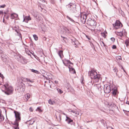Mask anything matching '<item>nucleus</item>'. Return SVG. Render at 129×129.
<instances>
[{
    "mask_svg": "<svg viewBox=\"0 0 129 129\" xmlns=\"http://www.w3.org/2000/svg\"><path fill=\"white\" fill-rule=\"evenodd\" d=\"M1 87L2 91L7 95H10L13 93L14 89L12 86L9 84V82H5Z\"/></svg>",
    "mask_w": 129,
    "mask_h": 129,
    "instance_id": "nucleus-1",
    "label": "nucleus"
},
{
    "mask_svg": "<svg viewBox=\"0 0 129 129\" xmlns=\"http://www.w3.org/2000/svg\"><path fill=\"white\" fill-rule=\"evenodd\" d=\"M88 74L91 79H93L94 82H96L99 81L100 78V75L98 74L95 71L91 70L88 72Z\"/></svg>",
    "mask_w": 129,
    "mask_h": 129,
    "instance_id": "nucleus-2",
    "label": "nucleus"
},
{
    "mask_svg": "<svg viewBox=\"0 0 129 129\" xmlns=\"http://www.w3.org/2000/svg\"><path fill=\"white\" fill-rule=\"evenodd\" d=\"M14 113L15 114L16 119L13 124L15 126L13 127L14 128V129H19V127H18V123L21 121L20 114L19 112L15 111H14Z\"/></svg>",
    "mask_w": 129,
    "mask_h": 129,
    "instance_id": "nucleus-3",
    "label": "nucleus"
},
{
    "mask_svg": "<svg viewBox=\"0 0 129 129\" xmlns=\"http://www.w3.org/2000/svg\"><path fill=\"white\" fill-rule=\"evenodd\" d=\"M87 24L92 27L93 28H95L96 25V22L94 19H89L87 21Z\"/></svg>",
    "mask_w": 129,
    "mask_h": 129,
    "instance_id": "nucleus-4",
    "label": "nucleus"
},
{
    "mask_svg": "<svg viewBox=\"0 0 129 129\" xmlns=\"http://www.w3.org/2000/svg\"><path fill=\"white\" fill-rule=\"evenodd\" d=\"M67 63L69 64V66L68 68L69 69V70L70 73L72 74L75 73L76 71L73 68H72L71 66L69 65L70 64H73V63L69 60H67L66 59H65V66H67L66 64Z\"/></svg>",
    "mask_w": 129,
    "mask_h": 129,
    "instance_id": "nucleus-5",
    "label": "nucleus"
},
{
    "mask_svg": "<svg viewBox=\"0 0 129 129\" xmlns=\"http://www.w3.org/2000/svg\"><path fill=\"white\" fill-rule=\"evenodd\" d=\"M113 25L115 29H116L120 28L122 26V25L121 22L119 20H116L114 24Z\"/></svg>",
    "mask_w": 129,
    "mask_h": 129,
    "instance_id": "nucleus-6",
    "label": "nucleus"
},
{
    "mask_svg": "<svg viewBox=\"0 0 129 129\" xmlns=\"http://www.w3.org/2000/svg\"><path fill=\"white\" fill-rule=\"evenodd\" d=\"M66 115V118L65 121L67 122L68 124H70L71 125L75 126V123L73 122V120L71 119L69 117H68L67 115L65 114Z\"/></svg>",
    "mask_w": 129,
    "mask_h": 129,
    "instance_id": "nucleus-7",
    "label": "nucleus"
},
{
    "mask_svg": "<svg viewBox=\"0 0 129 129\" xmlns=\"http://www.w3.org/2000/svg\"><path fill=\"white\" fill-rule=\"evenodd\" d=\"M104 90L105 93H108L110 92L111 90V88L109 85L106 84L104 86Z\"/></svg>",
    "mask_w": 129,
    "mask_h": 129,
    "instance_id": "nucleus-8",
    "label": "nucleus"
},
{
    "mask_svg": "<svg viewBox=\"0 0 129 129\" xmlns=\"http://www.w3.org/2000/svg\"><path fill=\"white\" fill-rule=\"evenodd\" d=\"M72 0H65V1H66V2H68L69 3L68 5H66V8L68 10H72V7L74 4L71 3Z\"/></svg>",
    "mask_w": 129,
    "mask_h": 129,
    "instance_id": "nucleus-9",
    "label": "nucleus"
},
{
    "mask_svg": "<svg viewBox=\"0 0 129 129\" xmlns=\"http://www.w3.org/2000/svg\"><path fill=\"white\" fill-rule=\"evenodd\" d=\"M87 16L86 14H82L81 15L80 20L81 22L83 24L85 23Z\"/></svg>",
    "mask_w": 129,
    "mask_h": 129,
    "instance_id": "nucleus-10",
    "label": "nucleus"
},
{
    "mask_svg": "<svg viewBox=\"0 0 129 129\" xmlns=\"http://www.w3.org/2000/svg\"><path fill=\"white\" fill-rule=\"evenodd\" d=\"M21 84L20 86L17 87V89L18 91L19 92H23L24 91V86H23L22 84L23 85L24 84H23L21 82Z\"/></svg>",
    "mask_w": 129,
    "mask_h": 129,
    "instance_id": "nucleus-11",
    "label": "nucleus"
},
{
    "mask_svg": "<svg viewBox=\"0 0 129 129\" xmlns=\"http://www.w3.org/2000/svg\"><path fill=\"white\" fill-rule=\"evenodd\" d=\"M111 90L112 91V94L114 96H115L118 93L117 91V89L116 87H112Z\"/></svg>",
    "mask_w": 129,
    "mask_h": 129,
    "instance_id": "nucleus-12",
    "label": "nucleus"
},
{
    "mask_svg": "<svg viewBox=\"0 0 129 129\" xmlns=\"http://www.w3.org/2000/svg\"><path fill=\"white\" fill-rule=\"evenodd\" d=\"M31 19V18L29 15L26 16L24 17L23 21L27 23Z\"/></svg>",
    "mask_w": 129,
    "mask_h": 129,
    "instance_id": "nucleus-13",
    "label": "nucleus"
},
{
    "mask_svg": "<svg viewBox=\"0 0 129 129\" xmlns=\"http://www.w3.org/2000/svg\"><path fill=\"white\" fill-rule=\"evenodd\" d=\"M5 15L4 16V17L7 19H8L9 18L10 16V14L9 13V10L8 9H7V11L4 12Z\"/></svg>",
    "mask_w": 129,
    "mask_h": 129,
    "instance_id": "nucleus-14",
    "label": "nucleus"
},
{
    "mask_svg": "<svg viewBox=\"0 0 129 129\" xmlns=\"http://www.w3.org/2000/svg\"><path fill=\"white\" fill-rule=\"evenodd\" d=\"M18 16V15L15 13L11 14L10 17L11 18L13 19L17 18Z\"/></svg>",
    "mask_w": 129,
    "mask_h": 129,
    "instance_id": "nucleus-15",
    "label": "nucleus"
},
{
    "mask_svg": "<svg viewBox=\"0 0 129 129\" xmlns=\"http://www.w3.org/2000/svg\"><path fill=\"white\" fill-rule=\"evenodd\" d=\"M21 60H20V62L23 64L26 63L27 62V60L23 57H21Z\"/></svg>",
    "mask_w": 129,
    "mask_h": 129,
    "instance_id": "nucleus-16",
    "label": "nucleus"
},
{
    "mask_svg": "<svg viewBox=\"0 0 129 129\" xmlns=\"http://www.w3.org/2000/svg\"><path fill=\"white\" fill-rule=\"evenodd\" d=\"M31 14L35 17H36L37 19V17H38V13L36 11H33L31 12Z\"/></svg>",
    "mask_w": 129,
    "mask_h": 129,
    "instance_id": "nucleus-17",
    "label": "nucleus"
},
{
    "mask_svg": "<svg viewBox=\"0 0 129 129\" xmlns=\"http://www.w3.org/2000/svg\"><path fill=\"white\" fill-rule=\"evenodd\" d=\"M115 33L118 36H119L121 37H122L123 35V33L121 31L119 32L117 31L115 32Z\"/></svg>",
    "mask_w": 129,
    "mask_h": 129,
    "instance_id": "nucleus-18",
    "label": "nucleus"
},
{
    "mask_svg": "<svg viewBox=\"0 0 129 129\" xmlns=\"http://www.w3.org/2000/svg\"><path fill=\"white\" fill-rule=\"evenodd\" d=\"M76 5L75 4H74L72 8V10H70L73 12H75L76 11Z\"/></svg>",
    "mask_w": 129,
    "mask_h": 129,
    "instance_id": "nucleus-19",
    "label": "nucleus"
},
{
    "mask_svg": "<svg viewBox=\"0 0 129 129\" xmlns=\"http://www.w3.org/2000/svg\"><path fill=\"white\" fill-rule=\"evenodd\" d=\"M35 120L33 119H31L29 121H27V123L29 124V125H32L35 122Z\"/></svg>",
    "mask_w": 129,
    "mask_h": 129,
    "instance_id": "nucleus-20",
    "label": "nucleus"
},
{
    "mask_svg": "<svg viewBox=\"0 0 129 129\" xmlns=\"http://www.w3.org/2000/svg\"><path fill=\"white\" fill-rule=\"evenodd\" d=\"M71 30L69 28L65 27V33L68 34L71 33Z\"/></svg>",
    "mask_w": 129,
    "mask_h": 129,
    "instance_id": "nucleus-21",
    "label": "nucleus"
},
{
    "mask_svg": "<svg viewBox=\"0 0 129 129\" xmlns=\"http://www.w3.org/2000/svg\"><path fill=\"white\" fill-rule=\"evenodd\" d=\"M22 80L24 81L29 82L31 83L34 82V81L32 80H30L29 79L27 78H23Z\"/></svg>",
    "mask_w": 129,
    "mask_h": 129,
    "instance_id": "nucleus-22",
    "label": "nucleus"
},
{
    "mask_svg": "<svg viewBox=\"0 0 129 129\" xmlns=\"http://www.w3.org/2000/svg\"><path fill=\"white\" fill-rule=\"evenodd\" d=\"M1 111L0 109V122L3 121L4 119V117L1 114Z\"/></svg>",
    "mask_w": 129,
    "mask_h": 129,
    "instance_id": "nucleus-23",
    "label": "nucleus"
},
{
    "mask_svg": "<svg viewBox=\"0 0 129 129\" xmlns=\"http://www.w3.org/2000/svg\"><path fill=\"white\" fill-rule=\"evenodd\" d=\"M62 52V51L61 50H60L59 51L58 53V54L61 59H62L63 57V54Z\"/></svg>",
    "mask_w": 129,
    "mask_h": 129,
    "instance_id": "nucleus-24",
    "label": "nucleus"
},
{
    "mask_svg": "<svg viewBox=\"0 0 129 129\" xmlns=\"http://www.w3.org/2000/svg\"><path fill=\"white\" fill-rule=\"evenodd\" d=\"M17 34V35L19 36L20 37V38L21 39H22V37L21 34L20 32V31L18 30L16 32Z\"/></svg>",
    "mask_w": 129,
    "mask_h": 129,
    "instance_id": "nucleus-25",
    "label": "nucleus"
},
{
    "mask_svg": "<svg viewBox=\"0 0 129 129\" xmlns=\"http://www.w3.org/2000/svg\"><path fill=\"white\" fill-rule=\"evenodd\" d=\"M97 88L99 90L101 91V89H102L103 87L101 86L100 84H98L97 85Z\"/></svg>",
    "mask_w": 129,
    "mask_h": 129,
    "instance_id": "nucleus-26",
    "label": "nucleus"
},
{
    "mask_svg": "<svg viewBox=\"0 0 129 129\" xmlns=\"http://www.w3.org/2000/svg\"><path fill=\"white\" fill-rule=\"evenodd\" d=\"M66 17L67 19H69L70 21H71L72 22H73V23L75 22L74 21V20L72 18H71L70 17L68 16V15Z\"/></svg>",
    "mask_w": 129,
    "mask_h": 129,
    "instance_id": "nucleus-27",
    "label": "nucleus"
},
{
    "mask_svg": "<svg viewBox=\"0 0 129 129\" xmlns=\"http://www.w3.org/2000/svg\"><path fill=\"white\" fill-rule=\"evenodd\" d=\"M30 95L29 93H27L25 95V97L27 100L30 98Z\"/></svg>",
    "mask_w": 129,
    "mask_h": 129,
    "instance_id": "nucleus-28",
    "label": "nucleus"
},
{
    "mask_svg": "<svg viewBox=\"0 0 129 129\" xmlns=\"http://www.w3.org/2000/svg\"><path fill=\"white\" fill-rule=\"evenodd\" d=\"M48 103L50 104L51 105H54L55 103L54 101H52L51 99L49 100Z\"/></svg>",
    "mask_w": 129,
    "mask_h": 129,
    "instance_id": "nucleus-29",
    "label": "nucleus"
},
{
    "mask_svg": "<svg viewBox=\"0 0 129 129\" xmlns=\"http://www.w3.org/2000/svg\"><path fill=\"white\" fill-rule=\"evenodd\" d=\"M30 70L32 72L36 74H38L39 73V72L37 70H35L34 69H31Z\"/></svg>",
    "mask_w": 129,
    "mask_h": 129,
    "instance_id": "nucleus-30",
    "label": "nucleus"
},
{
    "mask_svg": "<svg viewBox=\"0 0 129 129\" xmlns=\"http://www.w3.org/2000/svg\"><path fill=\"white\" fill-rule=\"evenodd\" d=\"M113 70L114 72L115 73L116 75L117 76V72H118V70L117 68L116 67H114Z\"/></svg>",
    "mask_w": 129,
    "mask_h": 129,
    "instance_id": "nucleus-31",
    "label": "nucleus"
},
{
    "mask_svg": "<svg viewBox=\"0 0 129 129\" xmlns=\"http://www.w3.org/2000/svg\"><path fill=\"white\" fill-rule=\"evenodd\" d=\"M125 43L126 45V46L127 47L128 45V44L129 43V40H126L125 41Z\"/></svg>",
    "mask_w": 129,
    "mask_h": 129,
    "instance_id": "nucleus-32",
    "label": "nucleus"
},
{
    "mask_svg": "<svg viewBox=\"0 0 129 129\" xmlns=\"http://www.w3.org/2000/svg\"><path fill=\"white\" fill-rule=\"evenodd\" d=\"M69 111L70 112L71 111V112H72V113H73L74 114V115H75V116H76V115L77 114V115H78L79 114H77V112L73 110H70V111Z\"/></svg>",
    "mask_w": 129,
    "mask_h": 129,
    "instance_id": "nucleus-33",
    "label": "nucleus"
},
{
    "mask_svg": "<svg viewBox=\"0 0 129 129\" xmlns=\"http://www.w3.org/2000/svg\"><path fill=\"white\" fill-rule=\"evenodd\" d=\"M23 57L21 55H19L17 56V59L18 60V61L20 62V60H21V57Z\"/></svg>",
    "mask_w": 129,
    "mask_h": 129,
    "instance_id": "nucleus-34",
    "label": "nucleus"
},
{
    "mask_svg": "<svg viewBox=\"0 0 129 129\" xmlns=\"http://www.w3.org/2000/svg\"><path fill=\"white\" fill-rule=\"evenodd\" d=\"M67 87H66V89H67V91H69L68 89H69V88L70 87V85L68 82H67Z\"/></svg>",
    "mask_w": 129,
    "mask_h": 129,
    "instance_id": "nucleus-35",
    "label": "nucleus"
},
{
    "mask_svg": "<svg viewBox=\"0 0 129 129\" xmlns=\"http://www.w3.org/2000/svg\"><path fill=\"white\" fill-rule=\"evenodd\" d=\"M119 11L120 13L122 16L123 14H124V12L120 8V9L119 10Z\"/></svg>",
    "mask_w": 129,
    "mask_h": 129,
    "instance_id": "nucleus-36",
    "label": "nucleus"
},
{
    "mask_svg": "<svg viewBox=\"0 0 129 129\" xmlns=\"http://www.w3.org/2000/svg\"><path fill=\"white\" fill-rule=\"evenodd\" d=\"M33 36L35 40L37 41L38 40V37L36 35H33Z\"/></svg>",
    "mask_w": 129,
    "mask_h": 129,
    "instance_id": "nucleus-37",
    "label": "nucleus"
},
{
    "mask_svg": "<svg viewBox=\"0 0 129 129\" xmlns=\"http://www.w3.org/2000/svg\"><path fill=\"white\" fill-rule=\"evenodd\" d=\"M57 90L58 91V92L59 93H61L63 92L60 89H59L58 88H57Z\"/></svg>",
    "mask_w": 129,
    "mask_h": 129,
    "instance_id": "nucleus-38",
    "label": "nucleus"
},
{
    "mask_svg": "<svg viewBox=\"0 0 129 129\" xmlns=\"http://www.w3.org/2000/svg\"><path fill=\"white\" fill-rule=\"evenodd\" d=\"M100 44L102 46V45H103V46H106V45H105V44H104V42L101 41H100Z\"/></svg>",
    "mask_w": 129,
    "mask_h": 129,
    "instance_id": "nucleus-39",
    "label": "nucleus"
},
{
    "mask_svg": "<svg viewBox=\"0 0 129 129\" xmlns=\"http://www.w3.org/2000/svg\"><path fill=\"white\" fill-rule=\"evenodd\" d=\"M12 29L13 30H15V31L16 32L18 30L17 29V28L16 26L12 27Z\"/></svg>",
    "mask_w": 129,
    "mask_h": 129,
    "instance_id": "nucleus-40",
    "label": "nucleus"
},
{
    "mask_svg": "<svg viewBox=\"0 0 129 129\" xmlns=\"http://www.w3.org/2000/svg\"><path fill=\"white\" fill-rule=\"evenodd\" d=\"M36 111H38L39 112H40L42 111L41 110L40 108L39 107H38L37 108V109L36 110Z\"/></svg>",
    "mask_w": 129,
    "mask_h": 129,
    "instance_id": "nucleus-41",
    "label": "nucleus"
},
{
    "mask_svg": "<svg viewBox=\"0 0 129 129\" xmlns=\"http://www.w3.org/2000/svg\"><path fill=\"white\" fill-rule=\"evenodd\" d=\"M1 56L2 58H4V57H5V58H6L7 57L6 55H5L4 54H2L1 55Z\"/></svg>",
    "mask_w": 129,
    "mask_h": 129,
    "instance_id": "nucleus-42",
    "label": "nucleus"
},
{
    "mask_svg": "<svg viewBox=\"0 0 129 129\" xmlns=\"http://www.w3.org/2000/svg\"><path fill=\"white\" fill-rule=\"evenodd\" d=\"M0 77L2 78V80H3L4 78V77L3 75L1 73H0Z\"/></svg>",
    "mask_w": 129,
    "mask_h": 129,
    "instance_id": "nucleus-43",
    "label": "nucleus"
},
{
    "mask_svg": "<svg viewBox=\"0 0 129 129\" xmlns=\"http://www.w3.org/2000/svg\"><path fill=\"white\" fill-rule=\"evenodd\" d=\"M111 40L113 42L115 41V38L113 37H112L111 38Z\"/></svg>",
    "mask_w": 129,
    "mask_h": 129,
    "instance_id": "nucleus-44",
    "label": "nucleus"
},
{
    "mask_svg": "<svg viewBox=\"0 0 129 129\" xmlns=\"http://www.w3.org/2000/svg\"><path fill=\"white\" fill-rule=\"evenodd\" d=\"M3 12L2 10H0V16H3Z\"/></svg>",
    "mask_w": 129,
    "mask_h": 129,
    "instance_id": "nucleus-45",
    "label": "nucleus"
},
{
    "mask_svg": "<svg viewBox=\"0 0 129 129\" xmlns=\"http://www.w3.org/2000/svg\"><path fill=\"white\" fill-rule=\"evenodd\" d=\"M116 59H121L122 58L120 56H117V57H116Z\"/></svg>",
    "mask_w": 129,
    "mask_h": 129,
    "instance_id": "nucleus-46",
    "label": "nucleus"
},
{
    "mask_svg": "<svg viewBox=\"0 0 129 129\" xmlns=\"http://www.w3.org/2000/svg\"><path fill=\"white\" fill-rule=\"evenodd\" d=\"M6 5L5 4H4V5H1L0 6V8H4L5 7H6Z\"/></svg>",
    "mask_w": 129,
    "mask_h": 129,
    "instance_id": "nucleus-47",
    "label": "nucleus"
},
{
    "mask_svg": "<svg viewBox=\"0 0 129 129\" xmlns=\"http://www.w3.org/2000/svg\"><path fill=\"white\" fill-rule=\"evenodd\" d=\"M116 48V46L115 45H113L112 47V48L113 49H115Z\"/></svg>",
    "mask_w": 129,
    "mask_h": 129,
    "instance_id": "nucleus-48",
    "label": "nucleus"
},
{
    "mask_svg": "<svg viewBox=\"0 0 129 129\" xmlns=\"http://www.w3.org/2000/svg\"><path fill=\"white\" fill-rule=\"evenodd\" d=\"M51 3L52 4H54L55 2L54 0H50Z\"/></svg>",
    "mask_w": 129,
    "mask_h": 129,
    "instance_id": "nucleus-49",
    "label": "nucleus"
},
{
    "mask_svg": "<svg viewBox=\"0 0 129 129\" xmlns=\"http://www.w3.org/2000/svg\"><path fill=\"white\" fill-rule=\"evenodd\" d=\"M72 43L73 44H74L75 45H76V41L75 40V41H72Z\"/></svg>",
    "mask_w": 129,
    "mask_h": 129,
    "instance_id": "nucleus-50",
    "label": "nucleus"
},
{
    "mask_svg": "<svg viewBox=\"0 0 129 129\" xmlns=\"http://www.w3.org/2000/svg\"><path fill=\"white\" fill-rule=\"evenodd\" d=\"M29 110L31 112H32L33 111V109L31 107H30L29 108Z\"/></svg>",
    "mask_w": 129,
    "mask_h": 129,
    "instance_id": "nucleus-51",
    "label": "nucleus"
},
{
    "mask_svg": "<svg viewBox=\"0 0 129 129\" xmlns=\"http://www.w3.org/2000/svg\"><path fill=\"white\" fill-rule=\"evenodd\" d=\"M43 40L44 41H46V38L45 37H44L43 38Z\"/></svg>",
    "mask_w": 129,
    "mask_h": 129,
    "instance_id": "nucleus-52",
    "label": "nucleus"
},
{
    "mask_svg": "<svg viewBox=\"0 0 129 129\" xmlns=\"http://www.w3.org/2000/svg\"><path fill=\"white\" fill-rule=\"evenodd\" d=\"M26 53H27L28 55H30V52L29 51H27Z\"/></svg>",
    "mask_w": 129,
    "mask_h": 129,
    "instance_id": "nucleus-53",
    "label": "nucleus"
},
{
    "mask_svg": "<svg viewBox=\"0 0 129 129\" xmlns=\"http://www.w3.org/2000/svg\"><path fill=\"white\" fill-rule=\"evenodd\" d=\"M3 51L2 50L0 49V53H3Z\"/></svg>",
    "mask_w": 129,
    "mask_h": 129,
    "instance_id": "nucleus-54",
    "label": "nucleus"
},
{
    "mask_svg": "<svg viewBox=\"0 0 129 129\" xmlns=\"http://www.w3.org/2000/svg\"><path fill=\"white\" fill-rule=\"evenodd\" d=\"M107 129H112L113 128L111 127H107Z\"/></svg>",
    "mask_w": 129,
    "mask_h": 129,
    "instance_id": "nucleus-55",
    "label": "nucleus"
},
{
    "mask_svg": "<svg viewBox=\"0 0 129 129\" xmlns=\"http://www.w3.org/2000/svg\"><path fill=\"white\" fill-rule=\"evenodd\" d=\"M55 83L56 84H57L58 83V82L57 81H55Z\"/></svg>",
    "mask_w": 129,
    "mask_h": 129,
    "instance_id": "nucleus-56",
    "label": "nucleus"
},
{
    "mask_svg": "<svg viewBox=\"0 0 129 129\" xmlns=\"http://www.w3.org/2000/svg\"><path fill=\"white\" fill-rule=\"evenodd\" d=\"M104 47H105V48L106 50H107V46L106 45V46H104Z\"/></svg>",
    "mask_w": 129,
    "mask_h": 129,
    "instance_id": "nucleus-57",
    "label": "nucleus"
},
{
    "mask_svg": "<svg viewBox=\"0 0 129 129\" xmlns=\"http://www.w3.org/2000/svg\"><path fill=\"white\" fill-rule=\"evenodd\" d=\"M126 103L127 104H128V105H129V103L128 101H126Z\"/></svg>",
    "mask_w": 129,
    "mask_h": 129,
    "instance_id": "nucleus-58",
    "label": "nucleus"
},
{
    "mask_svg": "<svg viewBox=\"0 0 129 129\" xmlns=\"http://www.w3.org/2000/svg\"><path fill=\"white\" fill-rule=\"evenodd\" d=\"M123 111L124 112V113H125V112H129V111H127L126 110H123Z\"/></svg>",
    "mask_w": 129,
    "mask_h": 129,
    "instance_id": "nucleus-59",
    "label": "nucleus"
},
{
    "mask_svg": "<svg viewBox=\"0 0 129 129\" xmlns=\"http://www.w3.org/2000/svg\"><path fill=\"white\" fill-rule=\"evenodd\" d=\"M121 69H122L124 70V68H123V67H122V65L121 66Z\"/></svg>",
    "mask_w": 129,
    "mask_h": 129,
    "instance_id": "nucleus-60",
    "label": "nucleus"
},
{
    "mask_svg": "<svg viewBox=\"0 0 129 129\" xmlns=\"http://www.w3.org/2000/svg\"><path fill=\"white\" fill-rule=\"evenodd\" d=\"M113 6L114 7V8L115 9H117V8L115 6H114V5H113Z\"/></svg>",
    "mask_w": 129,
    "mask_h": 129,
    "instance_id": "nucleus-61",
    "label": "nucleus"
},
{
    "mask_svg": "<svg viewBox=\"0 0 129 129\" xmlns=\"http://www.w3.org/2000/svg\"><path fill=\"white\" fill-rule=\"evenodd\" d=\"M3 85L1 84H0V87L1 88V89H2V85Z\"/></svg>",
    "mask_w": 129,
    "mask_h": 129,
    "instance_id": "nucleus-62",
    "label": "nucleus"
},
{
    "mask_svg": "<svg viewBox=\"0 0 129 129\" xmlns=\"http://www.w3.org/2000/svg\"><path fill=\"white\" fill-rule=\"evenodd\" d=\"M103 34L104 35V36H103L104 37H105L106 36L105 35L104 33H103Z\"/></svg>",
    "mask_w": 129,
    "mask_h": 129,
    "instance_id": "nucleus-63",
    "label": "nucleus"
},
{
    "mask_svg": "<svg viewBox=\"0 0 129 129\" xmlns=\"http://www.w3.org/2000/svg\"><path fill=\"white\" fill-rule=\"evenodd\" d=\"M62 62H63V64H64V60H62Z\"/></svg>",
    "mask_w": 129,
    "mask_h": 129,
    "instance_id": "nucleus-64",
    "label": "nucleus"
}]
</instances>
